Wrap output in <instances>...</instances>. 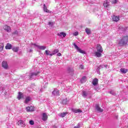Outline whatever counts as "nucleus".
Here are the masks:
<instances>
[{
	"instance_id": "nucleus-41",
	"label": "nucleus",
	"mask_w": 128,
	"mask_h": 128,
	"mask_svg": "<svg viewBox=\"0 0 128 128\" xmlns=\"http://www.w3.org/2000/svg\"><path fill=\"white\" fill-rule=\"evenodd\" d=\"M7 74H8L5 73V74H4V76H6V75H7Z\"/></svg>"
},
{
	"instance_id": "nucleus-24",
	"label": "nucleus",
	"mask_w": 128,
	"mask_h": 128,
	"mask_svg": "<svg viewBox=\"0 0 128 128\" xmlns=\"http://www.w3.org/2000/svg\"><path fill=\"white\" fill-rule=\"evenodd\" d=\"M80 82L82 84H84V82H86V77L83 76L82 79L80 80Z\"/></svg>"
},
{
	"instance_id": "nucleus-33",
	"label": "nucleus",
	"mask_w": 128,
	"mask_h": 128,
	"mask_svg": "<svg viewBox=\"0 0 128 128\" xmlns=\"http://www.w3.org/2000/svg\"><path fill=\"white\" fill-rule=\"evenodd\" d=\"M109 93L110 94H115V92H114V90H110V92H109Z\"/></svg>"
},
{
	"instance_id": "nucleus-10",
	"label": "nucleus",
	"mask_w": 128,
	"mask_h": 128,
	"mask_svg": "<svg viewBox=\"0 0 128 128\" xmlns=\"http://www.w3.org/2000/svg\"><path fill=\"white\" fill-rule=\"evenodd\" d=\"M48 114L46 113H43L42 114V120H44V122H46L48 120Z\"/></svg>"
},
{
	"instance_id": "nucleus-6",
	"label": "nucleus",
	"mask_w": 128,
	"mask_h": 128,
	"mask_svg": "<svg viewBox=\"0 0 128 128\" xmlns=\"http://www.w3.org/2000/svg\"><path fill=\"white\" fill-rule=\"evenodd\" d=\"M96 50H97V52H102L104 50H102V48L100 44H97Z\"/></svg>"
},
{
	"instance_id": "nucleus-40",
	"label": "nucleus",
	"mask_w": 128,
	"mask_h": 128,
	"mask_svg": "<svg viewBox=\"0 0 128 128\" xmlns=\"http://www.w3.org/2000/svg\"><path fill=\"white\" fill-rule=\"evenodd\" d=\"M104 68H106L108 66V65H104Z\"/></svg>"
},
{
	"instance_id": "nucleus-27",
	"label": "nucleus",
	"mask_w": 128,
	"mask_h": 128,
	"mask_svg": "<svg viewBox=\"0 0 128 128\" xmlns=\"http://www.w3.org/2000/svg\"><path fill=\"white\" fill-rule=\"evenodd\" d=\"M30 96H28L26 98L25 100V103L26 104H28V102H30Z\"/></svg>"
},
{
	"instance_id": "nucleus-32",
	"label": "nucleus",
	"mask_w": 128,
	"mask_h": 128,
	"mask_svg": "<svg viewBox=\"0 0 128 128\" xmlns=\"http://www.w3.org/2000/svg\"><path fill=\"white\" fill-rule=\"evenodd\" d=\"M73 34L75 36H78V32H76L74 33H73Z\"/></svg>"
},
{
	"instance_id": "nucleus-13",
	"label": "nucleus",
	"mask_w": 128,
	"mask_h": 128,
	"mask_svg": "<svg viewBox=\"0 0 128 128\" xmlns=\"http://www.w3.org/2000/svg\"><path fill=\"white\" fill-rule=\"evenodd\" d=\"M58 36H63L64 38H66V34L64 32H61L60 33L58 34Z\"/></svg>"
},
{
	"instance_id": "nucleus-4",
	"label": "nucleus",
	"mask_w": 128,
	"mask_h": 128,
	"mask_svg": "<svg viewBox=\"0 0 128 128\" xmlns=\"http://www.w3.org/2000/svg\"><path fill=\"white\" fill-rule=\"evenodd\" d=\"M74 46L75 48L77 50L78 52H80V54H84V51L83 50H82L80 48H78V46L76 44H74Z\"/></svg>"
},
{
	"instance_id": "nucleus-35",
	"label": "nucleus",
	"mask_w": 128,
	"mask_h": 128,
	"mask_svg": "<svg viewBox=\"0 0 128 128\" xmlns=\"http://www.w3.org/2000/svg\"><path fill=\"white\" fill-rule=\"evenodd\" d=\"M30 124H31V126H33V124H34V120H31L30 121Z\"/></svg>"
},
{
	"instance_id": "nucleus-16",
	"label": "nucleus",
	"mask_w": 128,
	"mask_h": 128,
	"mask_svg": "<svg viewBox=\"0 0 128 128\" xmlns=\"http://www.w3.org/2000/svg\"><path fill=\"white\" fill-rule=\"evenodd\" d=\"M39 74V72L32 73L30 75V78H32V77L34 76H38V74Z\"/></svg>"
},
{
	"instance_id": "nucleus-38",
	"label": "nucleus",
	"mask_w": 128,
	"mask_h": 128,
	"mask_svg": "<svg viewBox=\"0 0 128 128\" xmlns=\"http://www.w3.org/2000/svg\"><path fill=\"white\" fill-rule=\"evenodd\" d=\"M80 70H83V68H84V66L80 65Z\"/></svg>"
},
{
	"instance_id": "nucleus-7",
	"label": "nucleus",
	"mask_w": 128,
	"mask_h": 128,
	"mask_svg": "<svg viewBox=\"0 0 128 128\" xmlns=\"http://www.w3.org/2000/svg\"><path fill=\"white\" fill-rule=\"evenodd\" d=\"M112 20L113 22H118V20H120V16H116L114 15L112 16Z\"/></svg>"
},
{
	"instance_id": "nucleus-25",
	"label": "nucleus",
	"mask_w": 128,
	"mask_h": 128,
	"mask_svg": "<svg viewBox=\"0 0 128 128\" xmlns=\"http://www.w3.org/2000/svg\"><path fill=\"white\" fill-rule=\"evenodd\" d=\"M20 48L18 47H14L12 48V50L14 52H18V50Z\"/></svg>"
},
{
	"instance_id": "nucleus-3",
	"label": "nucleus",
	"mask_w": 128,
	"mask_h": 128,
	"mask_svg": "<svg viewBox=\"0 0 128 128\" xmlns=\"http://www.w3.org/2000/svg\"><path fill=\"white\" fill-rule=\"evenodd\" d=\"M3 28L4 30L7 32H12V28H10V26H8L5 25Z\"/></svg>"
},
{
	"instance_id": "nucleus-23",
	"label": "nucleus",
	"mask_w": 128,
	"mask_h": 128,
	"mask_svg": "<svg viewBox=\"0 0 128 128\" xmlns=\"http://www.w3.org/2000/svg\"><path fill=\"white\" fill-rule=\"evenodd\" d=\"M85 32L87 34H92V30H90V29L88 28H86L85 29Z\"/></svg>"
},
{
	"instance_id": "nucleus-29",
	"label": "nucleus",
	"mask_w": 128,
	"mask_h": 128,
	"mask_svg": "<svg viewBox=\"0 0 128 128\" xmlns=\"http://www.w3.org/2000/svg\"><path fill=\"white\" fill-rule=\"evenodd\" d=\"M82 96H84V98H86L88 96V94H86V91H82Z\"/></svg>"
},
{
	"instance_id": "nucleus-19",
	"label": "nucleus",
	"mask_w": 128,
	"mask_h": 128,
	"mask_svg": "<svg viewBox=\"0 0 128 128\" xmlns=\"http://www.w3.org/2000/svg\"><path fill=\"white\" fill-rule=\"evenodd\" d=\"M44 11L45 12H50V11L48 10V8H46V6L44 4Z\"/></svg>"
},
{
	"instance_id": "nucleus-9",
	"label": "nucleus",
	"mask_w": 128,
	"mask_h": 128,
	"mask_svg": "<svg viewBox=\"0 0 128 128\" xmlns=\"http://www.w3.org/2000/svg\"><path fill=\"white\" fill-rule=\"evenodd\" d=\"M103 6L104 8H108L110 6V0H106L104 2Z\"/></svg>"
},
{
	"instance_id": "nucleus-39",
	"label": "nucleus",
	"mask_w": 128,
	"mask_h": 128,
	"mask_svg": "<svg viewBox=\"0 0 128 128\" xmlns=\"http://www.w3.org/2000/svg\"><path fill=\"white\" fill-rule=\"evenodd\" d=\"M57 56H62V54H60V53H58V54H57Z\"/></svg>"
},
{
	"instance_id": "nucleus-2",
	"label": "nucleus",
	"mask_w": 128,
	"mask_h": 128,
	"mask_svg": "<svg viewBox=\"0 0 128 128\" xmlns=\"http://www.w3.org/2000/svg\"><path fill=\"white\" fill-rule=\"evenodd\" d=\"M32 46H36V48H38L39 50H46V46H40V45L36 44H32Z\"/></svg>"
},
{
	"instance_id": "nucleus-28",
	"label": "nucleus",
	"mask_w": 128,
	"mask_h": 128,
	"mask_svg": "<svg viewBox=\"0 0 128 128\" xmlns=\"http://www.w3.org/2000/svg\"><path fill=\"white\" fill-rule=\"evenodd\" d=\"M17 124H18V126H22V124H24V121L23 120H19L17 122Z\"/></svg>"
},
{
	"instance_id": "nucleus-30",
	"label": "nucleus",
	"mask_w": 128,
	"mask_h": 128,
	"mask_svg": "<svg viewBox=\"0 0 128 128\" xmlns=\"http://www.w3.org/2000/svg\"><path fill=\"white\" fill-rule=\"evenodd\" d=\"M45 52H46V54L47 55V56H50V50H46L45 51Z\"/></svg>"
},
{
	"instance_id": "nucleus-12",
	"label": "nucleus",
	"mask_w": 128,
	"mask_h": 128,
	"mask_svg": "<svg viewBox=\"0 0 128 128\" xmlns=\"http://www.w3.org/2000/svg\"><path fill=\"white\" fill-rule=\"evenodd\" d=\"M96 108L98 112H104V110L100 108V106L98 104H96Z\"/></svg>"
},
{
	"instance_id": "nucleus-1",
	"label": "nucleus",
	"mask_w": 128,
	"mask_h": 128,
	"mask_svg": "<svg viewBox=\"0 0 128 128\" xmlns=\"http://www.w3.org/2000/svg\"><path fill=\"white\" fill-rule=\"evenodd\" d=\"M128 42V36H124L122 39L119 42L118 44L119 46H124V44H126Z\"/></svg>"
},
{
	"instance_id": "nucleus-18",
	"label": "nucleus",
	"mask_w": 128,
	"mask_h": 128,
	"mask_svg": "<svg viewBox=\"0 0 128 128\" xmlns=\"http://www.w3.org/2000/svg\"><path fill=\"white\" fill-rule=\"evenodd\" d=\"M72 111L73 112H74L75 114L82 112V110L80 109H72Z\"/></svg>"
},
{
	"instance_id": "nucleus-36",
	"label": "nucleus",
	"mask_w": 128,
	"mask_h": 128,
	"mask_svg": "<svg viewBox=\"0 0 128 128\" xmlns=\"http://www.w3.org/2000/svg\"><path fill=\"white\" fill-rule=\"evenodd\" d=\"M48 24L49 26H52L54 24V23L52 22H48Z\"/></svg>"
},
{
	"instance_id": "nucleus-11",
	"label": "nucleus",
	"mask_w": 128,
	"mask_h": 128,
	"mask_svg": "<svg viewBox=\"0 0 128 128\" xmlns=\"http://www.w3.org/2000/svg\"><path fill=\"white\" fill-rule=\"evenodd\" d=\"M27 112H34V108L32 106H28L26 108Z\"/></svg>"
},
{
	"instance_id": "nucleus-20",
	"label": "nucleus",
	"mask_w": 128,
	"mask_h": 128,
	"mask_svg": "<svg viewBox=\"0 0 128 128\" xmlns=\"http://www.w3.org/2000/svg\"><path fill=\"white\" fill-rule=\"evenodd\" d=\"M98 78H95L92 81V84L94 86H96V84H98Z\"/></svg>"
},
{
	"instance_id": "nucleus-8",
	"label": "nucleus",
	"mask_w": 128,
	"mask_h": 128,
	"mask_svg": "<svg viewBox=\"0 0 128 128\" xmlns=\"http://www.w3.org/2000/svg\"><path fill=\"white\" fill-rule=\"evenodd\" d=\"M52 96H60V91L58 89H54L52 92Z\"/></svg>"
},
{
	"instance_id": "nucleus-15",
	"label": "nucleus",
	"mask_w": 128,
	"mask_h": 128,
	"mask_svg": "<svg viewBox=\"0 0 128 128\" xmlns=\"http://www.w3.org/2000/svg\"><path fill=\"white\" fill-rule=\"evenodd\" d=\"M24 98V94L22 92H19L17 98L18 100H20V98Z\"/></svg>"
},
{
	"instance_id": "nucleus-31",
	"label": "nucleus",
	"mask_w": 128,
	"mask_h": 128,
	"mask_svg": "<svg viewBox=\"0 0 128 128\" xmlns=\"http://www.w3.org/2000/svg\"><path fill=\"white\" fill-rule=\"evenodd\" d=\"M118 0H112V4H116L117 2H118Z\"/></svg>"
},
{
	"instance_id": "nucleus-34",
	"label": "nucleus",
	"mask_w": 128,
	"mask_h": 128,
	"mask_svg": "<svg viewBox=\"0 0 128 128\" xmlns=\"http://www.w3.org/2000/svg\"><path fill=\"white\" fill-rule=\"evenodd\" d=\"M102 68H104V66L101 65L98 67V70H102Z\"/></svg>"
},
{
	"instance_id": "nucleus-42",
	"label": "nucleus",
	"mask_w": 128,
	"mask_h": 128,
	"mask_svg": "<svg viewBox=\"0 0 128 128\" xmlns=\"http://www.w3.org/2000/svg\"><path fill=\"white\" fill-rule=\"evenodd\" d=\"M32 52V50H30V52Z\"/></svg>"
},
{
	"instance_id": "nucleus-26",
	"label": "nucleus",
	"mask_w": 128,
	"mask_h": 128,
	"mask_svg": "<svg viewBox=\"0 0 128 128\" xmlns=\"http://www.w3.org/2000/svg\"><path fill=\"white\" fill-rule=\"evenodd\" d=\"M58 49H55L52 54H50V56H54L56 54H58Z\"/></svg>"
},
{
	"instance_id": "nucleus-5",
	"label": "nucleus",
	"mask_w": 128,
	"mask_h": 128,
	"mask_svg": "<svg viewBox=\"0 0 128 128\" xmlns=\"http://www.w3.org/2000/svg\"><path fill=\"white\" fill-rule=\"evenodd\" d=\"M2 66L4 68H5V70H8V62L6 61H3L2 62Z\"/></svg>"
},
{
	"instance_id": "nucleus-14",
	"label": "nucleus",
	"mask_w": 128,
	"mask_h": 128,
	"mask_svg": "<svg viewBox=\"0 0 128 128\" xmlns=\"http://www.w3.org/2000/svg\"><path fill=\"white\" fill-rule=\"evenodd\" d=\"M94 54L96 56H97V58H100V56H102V52H100L98 51L95 52Z\"/></svg>"
},
{
	"instance_id": "nucleus-17",
	"label": "nucleus",
	"mask_w": 128,
	"mask_h": 128,
	"mask_svg": "<svg viewBox=\"0 0 128 128\" xmlns=\"http://www.w3.org/2000/svg\"><path fill=\"white\" fill-rule=\"evenodd\" d=\"M12 48V46L10 44H7L5 46L6 50H10Z\"/></svg>"
},
{
	"instance_id": "nucleus-22",
	"label": "nucleus",
	"mask_w": 128,
	"mask_h": 128,
	"mask_svg": "<svg viewBox=\"0 0 128 128\" xmlns=\"http://www.w3.org/2000/svg\"><path fill=\"white\" fill-rule=\"evenodd\" d=\"M128 69H126L124 68H122L120 69V72H122V74H126V72H128Z\"/></svg>"
},
{
	"instance_id": "nucleus-21",
	"label": "nucleus",
	"mask_w": 128,
	"mask_h": 128,
	"mask_svg": "<svg viewBox=\"0 0 128 128\" xmlns=\"http://www.w3.org/2000/svg\"><path fill=\"white\" fill-rule=\"evenodd\" d=\"M66 114H68V112H65L60 113L58 115H59V116H60L61 118H64V116H66Z\"/></svg>"
},
{
	"instance_id": "nucleus-37",
	"label": "nucleus",
	"mask_w": 128,
	"mask_h": 128,
	"mask_svg": "<svg viewBox=\"0 0 128 128\" xmlns=\"http://www.w3.org/2000/svg\"><path fill=\"white\" fill-rule=\"evenodd\" d=\"M2 50H4V47L0 45V52H2Z\"/></svg>"
}]
</instances>
